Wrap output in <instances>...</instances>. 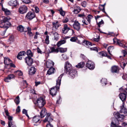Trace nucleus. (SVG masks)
Returning <instances> with one entry per match:
<instances>
[{
  "mask_svg": "<svg viewBox=\"0 0 127 127\" xmlns=\"http://www.w3.org/2000/svg\"><path fill=\"white\" fill-rule=\"evenodd\" d=\"M59 11L60 12V14L63 16H64L65 15L64 11L63 10L62 8H61Z\"/></svg>",
  "mask_w": 127,
  "mask_h": 127,
  "instance_id": "41",
  "label": "nucleus"
},
{
  "mask_svg": "<svg viewBox=\"0 0 127 127\" xmlns=\"http://www.w3.org/2000/svg\"><path fill=\"white\" fill-rule=\"evenodd\" d=\"M120 121L119 120V119L115 118H114L113 121V122L115 123L118 125L119 124V122Z\"/></svg>",
  "mask_w": 127,
  "mask_h": 127,
  "instance_id": "48",
  "label": "nucleus"
},
{
  "mask_svg": "<svg viewBox=\"0 0 127 127\" xmlns=\"http://www.w3.org/2000/svg\"><path fill=\"white\" fill-rule=\"evenodd\" d=\"M98 8L99 9L101 10L103 12H105V8L104 7H103V5H100L98 6Z\"/></svg>",
  "mask_w": 127,
  "mask_h": 127,
  "instance_id": "43",
  "label": "nucleus"
},
{
  "mask_svg": "<svg viewBox=\"0 0 127 127\" xmlns=\"http://www.w3.org/2000/svg\"><path fill=\"white\" fill-rule=\"evenodd\" d=\"M114 48L113 46H109L107 48L108 52L109 53L110 55H112L111 53L114 49Z\"/></svg>",
  "mask_w": 127,
  "mask_h": 127,
  "instance_id": "35",
  "label": "nucleus"
},
{
  "mask_svg": "<svg viewBox=\"0 0 127 127\" xmlns=\"http://www.w3.org/2000/svg\"><path fill=\"white\" fill-rule=\"evenodd\" d=\"M63 58L65 60H67L68 59V57L67 55L65 54H63L62 55Z\"/></svg>",
  "mask_w": 127,
  "mask_h": 127,
  "instance_id": "51",
  "label": "nucleus"
},
{
  "mask_svg": "<svg viewBox=\"0 0 127 127\" xmlns=\"http://www.w3.org/2000/svg\"><path fill=\"white\" fill-rule=\"evenodd\" d=\"M54 65V63L50 60H48L46 62V65L48 68H52Z\"/></svg>",
  "mask_w": 127,
  "mask_h": 127,
  "instance_id": "14",
  "label": "nucleus"
},
{
  "mask_svg": "<svg viewBox=\"0 0 127 127\" xmlns=\"http://www.w3.org/2000/svg\"><path fill=\"white\" fill-rule=\"evenodd\" d=\"M78 17L84 18L85 17V16L84 14H82L78 15Z\"/></svg>",
  "mask_w": 127,
  "mask_h": 127,
  "instance_id": "59",
  "label": "nucleus"
},
{
  "mask_svg": "<svg viewBox=\"0 0 127 127\" xmlns=\"http://www.w3.org/2000/svg\"><path fill=\"white\" fill-rule=\"evenodd\" d=\"M4 64L7 65H9L11 62V60L7 57L4 58Z\"/></svg>",
  "mask_w": 127,
  "mask_h": 127,
  "instance_id": "24",
  "label": "nucleus"
},
{
  "mask_svg": "<svg viewBox=\"0 0 127 127\" xmlns=\"http://www.w3.org/2000/svg\"><path fill=\"white\" fill-rule=\"evenodd\" d=\"M77 38L76 37H72L70 39V41L72 42H75L77 40Z\"/></svg>",
  "mask_w": 127,
  "mask_h": 127,
  "instance_id": "49",
  "label": "nucleus"
},
{
  "mask_svg": "<svg viewBox=\"0 0 127 127\" xmlns=\"http://www.w3.org/2000/svg\"><path fill=\"white\" fill-rule=\"evenodd\" d=\"M40 116H36L33 118L32 121L33 123H37L38 122L40 123Z\"/></svg>",
  "mask_w": 127,
  "mask_h": 127,
  "instance_id": "15",
  "label": "nucleus"
},
{
  "mask_svg": "<svg viewBox=\"0 0 127 127\" xmlns=\"http://www.w3.org/2000/svg\"><path fill=\"white\" fill-rule=\"evenodd\" d=\"M51 33L54 36L55 39L57 40H58L59 38V36L58 33L55 32H52Z\"/></svg>",
  "mask_w": 127,
  "mask_h": 127,
  "instance_id": "26",
  "label": "nucleus"
},
{
  "mask_svg": "<svg viewBox=\"0 0 127 127\" xmlns=\"http://www.w3.org/2000/svg\"><path fill=\"white\" fill-rule=\"evenodd\" d=\"M65 71L66 72H68L71 78H73L77 74L76 71L73 69H72V66L68 61L66 62L65 66Z\"/></svg>",
  "mask_w": 127,
  "mask_h": 127,
  "instance_id": "1",
  "label": "nucleus"
},
{
  "mask_svg": "<svg viewBox=\"0 0 127 127\" xmlns=\"http://www.w3.org/2000/svg\"><path fill=\"white\" fill-rule=\"evenodd\" d=\"M25 62L28 65L31 66L32 63V60L30 57H27L25 58Z\"/></svg>",
  "mask_w": 127,
  "mask_h": 127,
  "instance_id": "12",
  "label": "nucleus"
},
{
  "mask_svg": "<svg viewBox=\"0 0 127 127\" xmlns=\"http://www.w3.org/2000/svg\"><path fill=\"white\" fill-rule=\"evenodd\" d=\"M18 11L20 13L23 14L27 12V8L25 5H23L19 8Z\"/></svg>",
  "mask_w": 127,
  "mask_h": 127,
  "instance_id": "7",
  "label": "nucleus"
},
{
  "mask_svg": "<svg viewBox=\"0 0 127 127\" xmlns=\"http://www.w3.org/2000/svg\"><path fill=\"white\" fill-rule=\"evenodd\" d=\"M27 55L28 56V57H32L33 56V54L31 50H28L27 52Z\"/></svg>",
  "mask_w": 127,
  "mask_h": 127,
  "instance_id": "39",
  "label": "nucleus"
},
{
  "mask_svg": "<svg viewBox=\"0 0 127 127\" xmlns=\"http://www.w3.org/2000/svg\"><path fill=\"white\" fill-rule=\"evenodd\" d=\"M62 76L63 75H61L58 77V80H56V86L53 87L50 90V94L52 96L55 95L57 94V91L59 89L61 84V79Z\"/></svg>",
  "mask_w": 127,
  "mask_h": 127,
  "instance_id": "2",
  "label": "nucleus"
},
{
  "mask_svg": "<svg viewBox=\"0 0 127 127\" xmlns=\"http://www.w3.org/2000/svg\"><path fill=\"white\" fill-rule=\"evenodd\" d=\"M13 127H15V126L14 125V126H13L12 122L11 121H8V127H11V126Z\"/></svg>",
  "mask_w": 127,
  "mask_h": 127,
  "instance_id": "53",
  "label": "nucleus"
},
{
  "mask_svg": "<svg viewBox=\"0 0 127 127\" xmlns=\"http://www.w3.org/2000/svg\"><path fill=\"white\" fill-rule=\"evenodd\" d=\"M22 2L26 4L29 3L30 2V0H22Z\"/></svg>",
  "mask_w": 127,
  "mask_h": 127,
  "instance_id": "62",
  "label": "nucleus"
},
{
  "mask_svg": "<svg viewBox=\"0 0 127 127\" xmlns=\"http://www.w3.org/2000/svg\"><path fill=\"white\" fill-rule=\"evenodd\" d=\"M119 70V68L118 66L114 65L111 67V71L112 73H118Z\"/></svg>",
  "mask_w": 127,
  "mask_h": 127,
  "instance_id": "13",
  "label": "nucleus"
},
{
  "mask_svg": "<svg viewBox=\"0 0 127 127\" xmlns=\"http://www.w3.org/2000/svg\"><path fill=\"white\" fill-rule=\"evenodd\" d=\"M36 71V69L34 67H31L30 69L29 74L30 75H32L35 74Z\"/></svg>",
  "mask_w": 127,
  "mask_h": 127,
  "instance_id": "25",
  "label": "nucleus"
},
{
  "mask_svg": "<svg viewBox=\"0 0 127 127\" xmlns=\"http://www.w3.org/2000/svg\"><path fill=\"white\" fill-rule=\"evenodd\" d=\"M120 112L121 113H124V115H123L124 116L127 115V110L124 107V103H123V105L121 106Z\"/></svg>",
  "mask_w": 127,
  "mask_h": 127,
  "instance_id": "16",
  "label": "nucleus"
},
{
  "mask_svg": "<svg viewBox=\"0 0 127 127\" xmlns=\"http://www.w3.org/2000/svg\"><path fill=\"white\" fill-rule=\"evenodd\" d=\"M37 103L38 106L40 108H41L44 106L45 102L43 98L40 97L37 99Z\"/></svg>",
  "mask_w": 127,
  "mask_h": 127,
  "instance_id": "4",
  "label": "nucleus"
},
{
  "mask_svg": "<svg viewBox=\"0 0 127 127\" xmlns=\"http://www.w3.org/2000/svg\"><path fill=\"white\" fill-rule=\"evenodd\" d=\"M86 66L89 69L93 70L95 68V64L92 61H89L87 63Z\"/></svg>",
  "mask_w": 127,
  "mask_h": 127,
  "instance_id": "6",
  "label": "nucleus"
},
{
  "mask_svg": "<svg viewBox=\"0 0 127 127\" xmlns=\"http://www.w3.org/2000/svg\"><path fill=\"white\" fill-rule=\"evenodd\" d=\"M84 65L85 64L84 62H81L79 63L78 64L76 65V66L77 68H82L83 67Z\"/></svg>",
  "mask_w": 127,
  "mask_h": 127,
  "instance_id": "32",
  "label": "nucleus"
},
{
  "mask_svg": "<svg viewBox=\"0 0 127 127\" xmlns=\"http://www.w3.org/2000/svg\"><path fill=\"white\" fill-rule=\"evenodd\" d=\"M114 115L115 118L119 119V120L120 121H123L124 119V115H120L118 112H116L114 113Z\"/></svg>",
  "mask_w": 127,
  "mask_h": 127,
  "instance_id": "9",
  "label": "nucleus"
},
{
  "mask_svg": "<svg viewBox=\"0 0 127 127\" xmlns=\"http://www.w3.org/2000/svg\"><path fill=\"white\" fill-rule=\"evenodd\" d=\"M14 73L15 75L19 76H21L23 75L22 72L20 70H17L15 71L14 72Z\"/></svg>",
  "mask_w": 127,
  "mask_h": 127,
  "instance_id": "37",
  "label": "nucleus"
},
{
  "mask_svg": "<svg viewBox=\"0 0 127 127\" xmlns=\"http://www.w3.org/2000/svg\"><path fill=\"white\" fill-rule=\"evenodd\" d=\"M50 116L51 114L50 113H48L46 116L45 119L43 120V121L44 122H48L49 123V122H51L52 121L53 119Z\"/></svg>",
  "mask_w": 127,
  "mask_h": 127,
  "instance_id": "11",
  "label": "nucleus"
},
{
  "mask_svg": "<svg viewBox=\"0 0 127 127\" xmlns=\"http://www.w3.org/2000/svg\"><path fill=\"white\" fill-rule=\"evenodd\" d=\"M113 40L114 42L116 41L119 46L124 48V46L125 45L122 43L123 42L122 41H120L119 40L117 39L116 38L114 39Z\"/></svg>",
  "mask_w": 127,
  "mask_h": 127,
  "instance_id": "18",
  "label": "nucleus"
},
{
  "mask_svg": "<svg viewBox=\"0 0 127 127\" xmlns=\"http://www.w3.org/2000/svg\"><path fill=\"white\" fill-rule=\"evenodd\" d=\"M10 80L7 76V77L5 78L4 79V81L6 82H8L10 81Z\"/></svg>",
  "mask_w": 127,
  "mask_h": 127,
  "instance_id": "58",
  "label": "nucleus"
},
{
  "mask_svg": "<svg viewBox=\"0 0 127 127\" xmlns=\"http://www.w3.org/2000/svg\"><path fill=\"white\" fill-rule=\"evenodd\" d=\"M122 53L123 54V56L125 57V55L127 54V52L124 50H123L122 51Z\"/></svg>",
  "mask_w": 127,
  "mask_h": 127,
  "instance_id": "61",
  "label": "nucleus"
},
{
  "mask_svg": "<svg viewBox=\"0 0 127 127\" xmlns=\"http://www.w3.org/2000/svg\"><path fill=\"white\" fill-rule=\"evenodd\" d=\"M15 102L17 104H18L20 102L19 97V96H17L14 100Z\"/></svg>",
  "mask_w": 127,
  "mask_h": 127,
  "instance_id": "42",
  "label": "nucleus"
},
{
  "mask_svg": "<svg viewBox=\"0 0 127 127\" xmlns=\"http://www.w3.org/2000/svg\"><path fill=\"white\" fill-rule=\"evenodd\" d=\"M5 112L6 113V115L8 116V120L10 121H11L12 120V117L9 115V113L8 112V111L7 110L5 109Z\"/></svg>",
  "mask_w": 127,
  "mask_h": 127,
  "instance_id": "34",
  "label": "nucleus"
},
{
  "mask_svg": "<svg viewBox=\"0 0 127 127\" xmlns=\"http://www.w3.org/2000/svg\"><path fill=\"white\" fill-rule=\"evenodd\" d=\"M66 42V40H62L59 41L57 43V45L58 47L61 46V45L65 43Z\"/></svg>",
  "mask_w": 127,
  "mask_h": 127,
  "instance_id": "29",
  "label": "nucleus"
},
{
  "mask_svg": "<svg viewBox=\"0 0 127 127\" xmlns=\"http://www.w3.org/2000/svg\"><path fill=\"white\" fill-rule=\"evenodd\" d=\"M98 53L100 57L101 56H105V55H106V53L103 52H99Z\"/></svg>",
  "mask_w": 127,
  "mask_h": 127,
  "instance_id": "46",
  "label": "nucleus"
},
{
  "mask_svg": "<svg viewBox=\"0 0 127 127\" xmlns=\"http://www.w3.org/2000/svg\"><path fill=\"white\" fill-rule=\"evenodd\" d=\"M51 51L50 52V53L54 52L57 53L59 52L58 48H55L54 47H52L50 48Z\"/></svg>",
  "mask_w": 127,
  "mask_h": 127,
  "instance_id": "31",
  "label": "nucleus"
},
{
  "mask_svg": "<svg viewBox=\"0 0 127 127\" xmlns=\"http://www.w3.org/2000/svg\"><path fill=\"white\" fill-rule=\"evenodd\" d=\"M59 51L61 53H64L66 51L67 48H58Z\"/></svg>",
  "mask_w": 127,
  "mask_h": 127,
  "instance_id": "38",
  "label": "nucleus"
},
{
  "mask_svg": "<svg viewBox=\"0 0 127 127\" xmlns=\"http://www.w3.org/2000/svg\"><path fill=\"white\" fill-rule=\"evenodd\" d=\"M47 113L46 110L45 108H43L40 112V116L41 118H43L46 115Z\"/></svg>",
  "mask_w": 127,
  "mask_h": 127,
  "instance_id": "19",
  "label": "nucleus"
},
{
  "mask_svg": "<svg viewBox=\"0 0 127 127\" xmlns=\"http://www.w3.org/2000/svg\"><path fill=\"white\" fill-rule=\"evenodd\" d=\"M93 17L90 15H88V17L87 18V20L88 22L89 23H90L91 22V20L92 18Z\"/></svg>",
  "mask_w": 127,
  "mask_h": 127,
  "instance_id": "45",
  "label": "nucleus"
},
{
  "mask_svg": "<svg viewBox=\"0 0 127 127\" xmlns=\"http://www.w3.org/2000/svg\"><path fill=\"white\" fill-rule=\"evenodd\" d=\"M104 24V22L102 20H101V21L99 22L98 23H97V25L99 27H100V25H102Z\"/></svg>",
  "mask_w": 127,
  "mask_h": 127,
  "instance_id": "52",
  "label": "nucleus"
},
{
  "mask_svg": "<svg viewBox=\"0 0 127 127\" xmlns=\"http://www.w3.org/2000/svg\"><path fill=\"white\" fill-rule=\"evenodd\" d=\"M22 113L23 114H25V115H26L27 113V112L26 110L25 109H24L22 111Z\"/></svg>",
  "mask_w": 127,
  "mask_h": 127,
  "instance_id": "64",
  "label": "nucleus"
},
{
  "mask_svg": "<svg viewBox=\"0 0 127 127\" xmlns=\"http://www.w3.org/2000/svg\"><path fill=\"white\" fill-rule=\"evenodd\" d=\"M26 54V52L24 51L20 52L17 56V58L19 60H22V56H24Z\"/></svg>",
  "mask_w": 127,
  "mask_h": 127,
  "instance_id": "21",
  "label": "nucleus"
},
{
  "mask_svg": "<svg viewBox=\"0 0 127 127\" xmlns=\"http://www.w3.org/2000/svg\"><path fill=\"white\" fill-rule=\"evenodd\" d=\"M118 125L115 123L113 122H112L111 125V127H116Z\"/></svg>",
  "mask_w": 127,
  "mask_h": 127,
  "instance_id": "55",
  "label": "nucleus"
},
{
  "mask_svg": "<svg viewBox=\"0 0 127 127\" xmlns=\"http://www.w3.org/2000/svg\"><path fill=\"white\" fill-rule=\"evenodd\" d=\"M72 26L74 29L78 31L80 29V24L77 20H75Z\"/></svg>",
  "mask_w": 127,
  "mask_h": 127,
  "instance_id": "5",
  "label": "nucleus"
},
{
  "mask_svg": "<svg viewBox=\"0 0 127 127\" xmlns=\"http://www.w3.org/2000/svg\"><path fill=\"white\" fill-rule=\"evenodd\" d=\"M70 30L69 28L68 27L67 25L66 24H64V28L62 30V32L66 34Z\"/></svg>",
  "mask_w": 127,
  "mask_h": 127,
  "instance_id": "17",
  "label": "nucleus"
},
{
  "mask_svg": "<svg viewBox=\"0 0 127 127\" xmlns=\"http://www.w3.org/2000/svg\"><path fill=\"white\" fill-rule=\"evenodd\" d=\"M2 20L1 21L0 27L1 28L8 29L10 24L9 22L10 18L9 17H6L4 16L2 17Z\"/></svg>",
  "mask_w": 127,
  "mask_h": 127,
  "instance_id": "3",
  "label": "nucleus"
},
{
  "mask_svg": "<svg viewBox=\"0 0 127 127\" xmlns=\"http://www.w3.org/2000/svg\"><path fill=\"white\" fill-rule=\"evenodd\" d=\"M27 31L28 32L27 33L28 34L30 37L32 36L33 35V34L32 32H31V28L29 27H28L27 28Z\"/></svg>",
  "mask_w": 127,
  "mask_h": 127,
  "instance_id": "30",
  "label": "nucleus"
},
{
  "mask_svg": "<svg viewBox=\"0 0 127 127\" xmlns=\"http://www.w3.org/2000/svg\"><path fill=\"white\" fill-rule=\"evenodd\" d=\"M17 29L18 31L21 32H23L24 30L23 27L21 25H20L17 27Z\"/></svg>",
  "mask_w": 127,
  "mask_h": 127,
  "instance_id": "44",
  "label": "nucleus"
},
{
  "mask_svg": "<svg viewBox=\"0 0 127 127\" xmlns=\"http://www.w3.org/2000/svg\"><path fill=\"white\" fill-rule=\"evenodd\" d=\"M5 28V30H4V31L3 32H2L1 33V35L3 36L4 35L5 33V32H6V30L7 29H6V28Z\"/></svg>",
  "mask_w": 127,
  "mask_h": 127,
  "instance_id": "63",
  "label": "nucleus"
},
{
  "mask_svg": "<svg viewBox=\"0 0 127 127\" xmlns=\"http://www.w3.org/2000/svg\"><path fill=\"white\" fill-rule=\"evenodd\" d=\"M94 37L93 39L95 41L98 42L99 41V34L98 33H95L94 34Z\"/></svg>",
  "mask_w": 127,
  "mask_h": 127,
  "instance_id": "23",
  "label": "nucleus"
},
{
  "mask_svg": "<svg viewBox=\"0 0 127 127\" xmlns=\"http://www.w3.org/2000/svg\"><path fill=\"white\" fill-rule=\"evenodd\" d=\"M14 37L13 35L11 36L9 38V40L10 41H13L14 40Z\"/></svg>",
  "mask_w": 127,
  "mask_h": 127,
  "instance_id": "54",
  "label": "nucleus"
},
{
  "mask_svg": "<svg viewBox=\"0 0 127 127\" xmlns=\"http://www.w3.org/2000/svg\"><path fill=\"white\" fill-rule=\"evenodd\" d=\"M126 95L125 94L123 93L120 94L119 95V97L122 101L126 100Z\"/></svg>",
  "mask_w": 127,
  "mask_h": 127,
  "instance_id": "22",
  "label": "nucleus"
},
{
  "mask_svg": "<svg viewBox=\"0 0 127 127\" xmlns=\"http://www.w3.org/2000/svg\"><path fill=\"white\" fill-rule=\"evenodd\" d=\"M122 92L123 93L125 94L126 95H127V88L123 89Z\"/></svg>",
  "mask_w": 127,
  "mask_h": 127,
  "instance_id": "60",
  "label": "nucleus"
},
{
  "mask_svg": "<svg viewBox=\"0 0 127 127\" xmlns=\"http://www.w3.org/2000/svg\"><path fill=\"white\" fill-rule=\"evenodd\" d=\"M2 10L4 12L6 15H9L11 13L10 11L7 9L3 8H2Z\"/></svg>",
  "mask_w": 127,
  "mask_h": 127,
  "instance_id": "33",
  "label": "nucleus"
},
{
  "mask_svg": "<svg viewBox=\"0 0 127 127\" xmlns=\"http://www.w3.org/2000/svg\"><path fill=\"white\" fill-rule=\"evenodd\" d=\"M53 27L52 30L54 31H56L58 28L61 25L58 23V21H56L52 23Z\"/></svg>",
  "mask_w": 127,
  "mask_h": 127,
  "instance_id": "10",
  "label": "nucleus"
},
{
  "mask_svg": "<svg viewBox=\"0 0 127 127\" xmlns=\"http://www.w3.org/2000/svg\"><path fill=\"white\" fill-rule=\"evenodd\" d=\"M76 5V4H75L74 6V9L73 12L74 13L77 14L80 11L81 9L79 7L77 6Z\"/></svg>",
  "mask_w": 127,
  "mask_h": 127,
  "instance_id": "20",
  "label": "nucleus"
},
{
  "mask_svg": "<svg viewBox=\"0 0 127 127\" xmlns=\"http://www.w3.org/2000/svg\"><path fill=\"white\" fill-rule=\"evenodd\" d=\"M68 20L67 18H66L62 20V22L63 23H66L68 21Z\"/></svg>",
  "mask_w": 127,
  "mask_h": 127,
  "instance_id": "56",
  "label": "nucleus"
},
{
  "mask_svg": "<svg viewBox=\"0 0 127 127\" xmlns=\"http://www.w3.org/2000/svg\"><path fill=\"white\" fill-rule=\"evenodd\" d=\"M8 77L10 80L11 79L14 78L15 77V76L13 74H11L9 75Z\"/></svg>",
  "mask_w": 127,
  "mask_h": 127,
  "instance_id": "50",
  "label": "nucleus"
},
{
  "mask_svg": "<svg viewBox=\"0 0 127 127\" xmlns=\"http://www.w3.org/2000/svg\"><path fill=\"white\" fill-rule=\"evenodd\" d=\"M35 16L34 13L29 11L27 13L26 17L29 20H31L34 18Z\"/></svg>",
  "mask_w": 127,
  "mask_h": 127,
  "instance_id": "8",
  "label": "nucleus"
},
{
  "mask_svg": "<svg viewBox=\"0 0 127 127\" xmlns=\"http://www.w3.org/2000/svg\"><path fill=\"white\" fill-rule=\"evenodd\" d=\"M55 70V69L53 68H50L47 72V74L49 75L51 74L54 73Z\"/></svg>",
  "mask_w": 127,
  "mask_h": 127,
  "instance_id": "28",
  "label": "nucleus"
},
{
  "mask_svg": "<svg viewBox=\"0 0 127 127\" xmlns=\"http://www.w3.org/2000/svg\"><path fill=\"white\" fill-rule=\"evenodd\" d=\"M90 49L92 50H94L96 51L97 52H98V49L97 47H92L90 48Z\"/></svg>",
  "mask_w": 127,
  "mask_h": 127,
  "instance_id": "57",
  "label": "nucleus"
},
{
  "mask_svg": "<svg viewBox=\"0 0 127 127\" xmlns=\"http://www.w3.org/2000/svg\"><path fill=\"white\" fill-rule=\"evenodd\" d=\"M101 82L103 86L106 85L107 82V80L106 79L102 78L101 80Z\"/></svg>",
  "mask_w": 127,
  "mask_h": 127,
  "instance_id": "40",
  "label": "nucleus"
},
{
  "mask_svg": "<svg viewBox=\"0 0 127 127\" xmlns=\"http://www.w3.org/2000/svg\"><path fill=\"white\" fill-rule=\"evenodd\" d=\"M83 44L84 45H86L87 46L92 45L91 42L87 41L84 40L82 42Z\"/></svg>",
  "mask_w": 127,
  "mask_h": 127,
  "instance_id": "36",
  "label": "nucleus"
},
{
  "mask_svg": "<svg viewBox=\"0 0 127 127\" xmlns=\"http://www.w3.org/2000/svg\"><path fill=\"white\" fill-rule=\"evenodd\" d=\"M45 40L46 44H48L49 43V36L48 35H47L46 36Z\"/></svg>",
  "mask_w": 127,
  "mask_h": 127,
  "instance_id": "47",
  "label": "nucleus"
},
{
  "mask_svg": "<svg viewBox=\"0 0 127 127\" xmlns=\"http://www.w3.org/2000/svg\"><path fill=\"white\" fill-rule=\"evenodd\" d=\"M8 4L12 6H16L17 5V2L16 1L11 0L8 2Z\"/></svg>",
  "mask_w": 127,
  "mask_h": 127,
  "instance_id": "27",
  "label": "nucleus"
}]
</instances>
